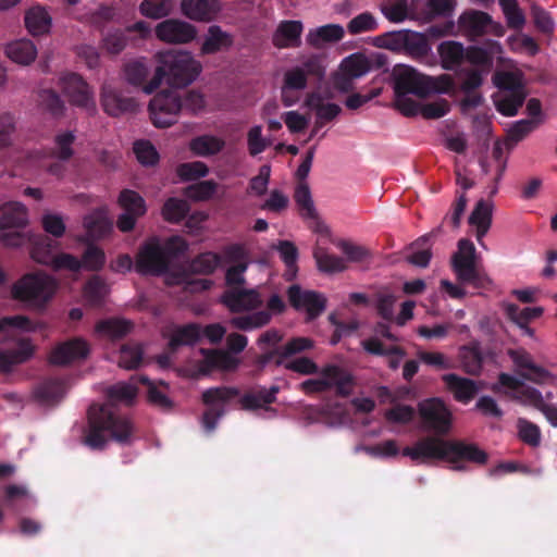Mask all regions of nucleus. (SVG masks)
Here are the masks:
<instances>
[{
	"label": "nucleus",
	"mask_w": 557,
	"mask_h": 557,
	"mask_svg": "<svg viewBox=\"0 0 557 557\" xmlns=\"http://www.w3.org/2000/svg\"><path fill=\"white\" fill-rule=\"evenodd\" d=\"M506 314L508 319L515 322L518 326H524V324H529L530 321L540 318L543 314V308H520L518 305L509 304L506 307Z\"/></svg>",
	"instance_id": "nucleus-50"
},
{
	"label": "nucleus",
	"mask_w": 557,
	"mask_h": 557,
	"mask_svg": "<svg viewBox=\"0 0 557 557\" xmlns=\"http://www.w3.org/2000/svg\"><path fill=\"white\" fill-rule=\"evenodd\" d=\"M531 16L535 27L543 34L549 35L555 29V22L552 14L541 5L533 3L531 5Z\"/></svg>",
	"instance_id": "nucleus-64"
},
{
	"label": "nucleus",
	"mask_w": 557,
	"mask_h": 557,
	"mask_svg": "<svg viewBox=\"0 0 557 557\" xmlns=\"http://www.w3.org/2000/svg\"><path fill=\"white\" fill-rule=\"evenodd\" d=\"M39 107L51 114L60 117L64 114L65 106L59 94L52 89H42L38 94Z\"/></svg>",
	"instance_id": "nucleus-49"
},
{
	"label": "nucleus",
	"mask_w": 557,
	"mask_h": 557,
	"mask_svg": "<svg viewBox=\"0 0 557 557\" xmlns=\"http://www.w3.org/2000/svg\"><path fill=\"white\" fill-rule=\"evenodd\" d=\"M304 30L300 21H282L272 36V44L278 49L298 48Z\"/></svg>",
	"instance_id": "nucleus-23"
},
{
	"label": "nucleus",
	"mask_w": 557,
	"mask_h": 557,
	"mask_svg": "<svg viewBox=\"0 0 557 557\" xmlns=\"http://www.w3.org/2000/svg\"><path fill=\"white\" fill-rule=\"evenodd\" d=\"M271 314L268 311H256L251 314L238 315L231 319V325L237 330L251 331L269 324Z\"/></svg>",
	"instance_id": "nucleus-46"
},
{
	"label": "nucleus",
	"mask_w": 557,
	"mask_h": 557,
	"mask_svg": "<svg viewBox=\"0 0 557 557\" xmlns=\"http://www.w3.org/2000/svg\"><path fill=\"white\" fill-rule=\"evenodd\" d=\"M64 395V384L60 379H47L40 382L34 396L41 405H53Z\"/></svg>",
	"instance_id": "nucleus-34"
},
{
	"label": "nucleus",
	"mask_w": 557,
	"mask_h": 557,
	"mask_svg": "<svg viewBox=\"0 0 557 557\" xmlns=\"http://www.w3.org/2000/svg\"><path fill=\"white\" fill-rule=\"evenodd\" d=\"M403 455L419 462L445 460L453 465L454 470H465L462 461L484 465L488 459L487 454L476 444L437 436H425L417 441L413 446L405 447Z\"/></svg>",
	"instance_id": "nucleus-2"
},
{
	"label": "nucleus",
	"mask_w": 557,
	"mask_h": 557,
	"mask_svg": "<svg viewBox=\"0 0 557 557\" xmlns=\"http://www.w3.org/2000/svg\"><path fill=\"white\" fill-rule=\"evenodd\" d=\"M379 28L376 17L369 11L362 12L347 23V32L350 35L374 32Z\"/></svg>",
	"instance_id": "nucleus-52"
},
{
	"label": "nucleus",
	"mask_w": 557,
	"mask_h": 557,
	"mask_svg": "<svg viewBox=\"0 0 557 557\" xmlns=\"http://www.w3.org/2000/svg\"><path fill=\"white\" fill-rule=\"evenodd\" d=\"M7 57L21 65H28L37 57V48L29 39H18L7 45Z\"/></svg>",
	"instance_id": "nucleus-30"
},
{
	"label": "nucleus",
	"mask_w": 557,
	"mask_h": 557,
	"mask_svg": "<svg viewBox=\"0 0 557 557\" xmlns=\"http://www.w3.org/2000/svg\"><path fill=\"white\" fill-rule=\"evenodd\" d=\"M525 100L524 91H515L504 95L495 102L496 109L505 116H515Z\"/></svg>",
	"instance_id": "nucleus-53"
},
{
	"label": "nucleus",
	"mask_w": 557,
	"mask_h": 557,
	"mask_svg": "<svg viewBox=\"0 0 557 557\" xmlns=\"http://www.w3.org/2000/svg\"><path fill=\"white\" fill-rule=\"evenodd\" d=\"M381 11L389 22L401 23L408 20V0H387Z\"/></svg>",
	"instance_id": "nucleus-59"
},
{
	"label": "nucleus",
	"mask_w": 557,
	"mask_h": 557,
	"mask_svg": "<svg viewBox=\"0 0 557 557\" xmlns=\"http://www.w3.org/2000/svg\"><path fill=\"white\" fill-rule=\"evenodd\" d=\"M144 349L139 344H124L120 349L119 366L121 368L133 370L143 362Z\"/></svg>",
	"instance_id": "nucleus-51"
},
{
	"label": "nucleus",
	"mask_w": 557,
	"mask_h": 557,
	"mask_svg": "<svg viewBox=\"0 0 557 557\" xmlns=\"http://www.w3.org/2000/svg\"><path fill=\"white\" fill-rule=\"evenodd\" d=\"M132 323L122 319H106L96 324V332L112 339L124 337L132 330Z\"/></svg>",
	"instance_id": "nucleus-45"
},
{
	"label": "nucleus",
	"mask_w": 557,
	"mask_h": 557,
	"mask_svg": "<svg viewBox=\"0 0 557 557\" xmlns=\"http://www.w3.org/2000/svg\"><path fill=\"white\" fill-rule=\"evenodd\" d=\"M418 414L423 430L433 432L434 436L449 433L453 424V413L442 398L431 397L419 401Z\"/></svg>",
	"instance_id": "nucleus-10"
},
{
	"label": "nucleus",
	"mask_w": 557,
	"mask_h": 557,
	"mask_svg": "<svg viewBox=\"0 0 557 557\" xmlns=\"http://www.w3.org/2000/svg\"><path fill=\"white\" fill-rule=\"evenodd\" d=\"M239 396V389L230 386H218L206 389L202 393V403L208 407L202 414V426L207 432H212L219 419L225 414V407Z\"/></svg>",
	"instance_id": "nucleus-11"
},
{
	"label": "nucleus",
	"mask_w": 557,
	"mask_h": 557,
	"mask_svg": "<svg viewBox=\"0 0 557 557\" xmlns=\"http://www.w3.org/2000/svg\"><path fill=\"white\" fill-rule=\"evenodd\" d=\"M25 26L33 36L48 34L52 20L49 13L41 7H33L26 11L24 17Z\"/></svg>",
	"instance_id": "nucleus-32"
},
{
	"label": "nucleus",
	"mask_w": 557,
	"mask_h": 557,
	"mask_svg": "<svg viewBox=\"0 0 557 557\" xmlns=\"http://www.w3.org/2000/svg\"><path fill=\"white\" fill-rule=\"evenodd\" d=\"M201 337V327L197 323H188L182 326H176L169 339L168 350L171 354L177 351L182 346H193Z\"/></svg>",
	"instance_id": "nucleus-28"
},
{
	"label": "nucleus",
	"mask_w": 557,
	"mask_h": 557,
	"mask_svg": "<svg viewBox=\"0 0 557 557\" xmlns=\"http://www.w3.org/2000/svg\"><path fill=\"white\" fill-rule=\"evenodd\" d=\"M101 106L111 116H120L124 113L135 112L137 102L134 98L125 96L122 90L104 85L101 90Z\"/></svg>",
	"instance_id": "nucleus-22"
},
{
	"label": "nucleus",
	"mask_w": 557,
	"mask_h": 557,
	"mask_svg": "<svg viewBox=\"0 0 557 557\" xmlns=\"http://www.w3.org/2000/svg\"><path fill=\"white\" fill-rule=\"evenodd\" d=\"M325 75L324 57L312 53L302 57L299 63L288 67L283 74L281 86V101L288 108L300 99V92L308 87V79H323Z\"/></svg>",
	"instance_id": "nucleus-5"
},
{
	"label": "nucleus",
	"mask_w": 557,
	"mask_h": 557,
	"mask_svg": "<svg viewBox=\"0 0 557 557\" xmlns=\"http://www.w3.org/2000/svg\"><path fill=\"white\" fill-rule=\"evenodd\" d=\"M32 322L24 315L4 317L0 319V333L8 334L0 341V371L10 372L13 366L28 360L34 351L29 339L17 337V330H29Z\"/></svg>",
	"instance_id": "nucleus-4"
},
{
	"label": "nucleus",
	"mask_w": 557,
	"mask_h": 557,
	"mask_svg": "<svg viewBox=\"0 0 557 557\" xmlns=\"http://www.w3.org/2000/svg\"><path fill=\"white\" fill-rule=\"evenodd\" d=\"M313 257L320 271L325 273L342 272L345 270L344 260L337 256L330 255L323 248H317Z\"/></svg>",
	"instance_id": "nucleus-57"
},
{
	"label": "nucleus",
	"mask_w": 557,
	"mask_h": 557,
	"mask_svg": "<svg viewBox=\"0 0 557 557\" xmlns=\"http://www.w3.org/2000/svg\"><path fill=\"white\" fill-rule=\"evenodd\" d=\"M518 437L524 444L531 447H537L541 444V430L537 424L529 421L525 418L517 420Z\"/></svg>",
	"instance_id": "nucleus-54"
},
{
	"label": "nucleus",
	"mask_w": 557,
	"mask_h": 557,
	"mask_svg": "<svg viewBox=\"0 0 557 557\" xmlns=\"http://www.w3.org/2000/svg\"><path fill=\"white\" fill-rule=\"evenodd\" d=\"M274 248L280 253V258L286 267L284 278L288 282L295 280L298 272V248L293 242L289 240H278Z\"/></svg>",
	"instance_id": "nucleus-37"
},
{
	"label": "nucleus",
	"mask_w": 557,
	"mask_h": 557,
	"mask_svg": "<svg viewBox=\"0 0 557 557\" xmlns=\"http://www.w3.org/2000/svg\"><path fill=\"white\" fill-rule=\"evenodd\" d=\"M148 74L149 69L143 60H133L124 65L125 78L133 86H141L144 88V86L147 85L144 83L146 82Z\"/></svg>",
	"instance_id": "nucleus-55"
},
{
	"label": "nucleus",
	"mask_w": 557,
	"mask_h": 557,
	"mask_svg": "<svg viewBox=\"0 0 557 557\" xmlns=\"http://www.w3.org/2000/svg\"><path fill=\"white\" fill-rule=\"evenodd\" d=\"M221 302L231 312H246L259 309L263 299L256 288H231L222 294Z\"/></svg>",
	"instance_id": "nucleus-19"
},
{
	"label": "nucleus",
	"mask_w": 557,
	"mask_h": 557,
	"mask_svg": "<svg viewBox=\"0 0 557 557\" xmlns=\"http://www.w3.org/2000/svg\"><path fill=\"white\" fill-rule=\"evenodd\" d=\"M232 45V35L222 30L220 26L212 25L208 29V35L200 50L202 54H213L221 50L228 49Z\"/></svg>",
	"instance_id": "nucleus-36"
},
{
	"label": "nucleus",
	"mask_w": 557,
	"mask_h": 557,
	"mask_svg": "<svg viewBox=\"0 0 557 557\" xmlns=\"http://www.w3.org/2000/svg\"><path fill=\"white\" fill-rule=\"evenodd\" d=\"M132 380H137L138 383L148 387L147 397L151 405L163 410H169L172 407V400L147 375L136 374L132 376Z\"/></svg>",
	"instance_id": "nucleus-47"
},
{
	"label": "nucleus",
	"mask_w": 557,
	"mask_h": 557,
	"mask_svg": "<svg viewBox=\"0 0 557 557\" xmlns=\"http://www.w3.org/2000/svg\"><path fill=\"white\" fill-rule=\"evenodd\" d=\"M442 380L448 391L453 393L454 398L462 404L471 401L480 391V386L475 381L455 373L445 374L442 376Z\"/></svg>",
	"instance_id": "nucleus-25"
},
{
	"label": "nucleus",
	"mask_w": 557,
	"mask_h": 557,
	"mask_svg": "<svg viewBox=\"0 0 557 557\" xmlns=\"http://www.w3.org/2000/svg\"><path fill=\"white\" fill-rule=\"evenodd\" d=\"M513 398L524 406H531L536 410H541L546 404L543 394L535 387L523 385L519 393Z\"/></svg>",
	"instance_id": "nucleus-63"
},
{
	"label": "nucleus",
	"mask_w": 557,
	"mask_h": 557,
	"mask_svg": "<svg viewBox=\"0 0 557 557\" xmlns=\"http://www.w3.org/2000/svg\"><path fill=\"white\" fill-rule=\"evenodd\" d=\"M451 267L457 280L474 288H483L491 283L486 273L476 263L474 244L467 238L458 242V250L451 257Z\"/></svg>",
	"instance_id": "nucleus-7"
},
{
	"label": "nucleus",
	"mask_w": 557,
	"mask_h": 557,
	"mask_svg": "<svg viewBox=\"0 0 557 557\" xmlns=\"http://www.w3.org/2000/svg\"><path fill=\"white\" fill-rule=\"evenodd\" d=\"M344 37V28L337 24H327L311 29L307 35V42L312 47H320L324 42H336Z\"/></svg>",
	"instance_id": "nucleus-43"
},
{
	"label": "nucleus",
	"mask_w": 557,
	"mask_h": 557,
	"mask_svg": "<svg viewBox=\"0 0 557 557\" xmlns=\"http://www.w3.org/2000/svg\"><path fill=\"white\" fill-rule=\"evenodd\" d=\"M84 227L89 237L101 239L112 232V222L101 212L95 211L84 218Z\"/></svg>",
	"instance_id": "nucleus-41"
},
{
	"label": "nucleus",
	"mask_w": 557,
	"mask_h": 557,
	"mask_svg": "<svg viewBox=\"0 0 557 557\" xmlns=\"http://www.w3.org/2000/svg\"><path fill=\"white\" fill-rule=\"evenodd\" d=\"M404 53L416 60H422L431 52V46L424 34L406 29V39L404 41Z\"/></svg>",
	"instance_id": "nucleus-38"
},
{
	"label": "nucleus",
	"mask_w": 557,
	"mask_h": 557,
	"mask_svg": "<svg viewBox=\"0 0 557 557\" xmlns=\"http://www.w3.org/2000/svg\"><path fill=\"white\" fill-rule=\"evenodd\" d=\"M354 377L338 366L329 364L321 370V377L300 383L299 389L307 395L324 393L333 387L339 397H348L354 391Z\"/></svg>",
	"instance_id": "nucleus-9"
},
{
	"label": "nucleus",
	"mask_w": 557,
	"mask_h": 557,
	"mask_svg": "<svg viewBox=\"0 0 557 557\" xmlns=\"http://www.w3.org/2000/svg\"><path fill=\"white\" fill-rule=\"evenodd\" d=\"M117 205L123 210L116 219V227L122 233L132 232L137 220L147 213L146 200L133 189H122L117 197Z\"/></svg>",
	"instance_id": "nucleus-14"
},
{
	"label": "nucleus",
	"mask_w": 557,
	"mask_h": 557,
	"mask_svg": "<svg viewBox=\"0 0 557 557\" xmlns=\"http://www.w3.org/2000/svg\"><path fill=\"white\" fill-rule=\"evenodd\" d=\"M492 203L480 199L469 216V224L476 227V239H481L488 232L492 224Z\"/></svg>",
	"instance_id": "nucleus-33"
},
{
	"label": "nucleus",
	"mask_w": 557,
	"mask_h": 557,
	"mask_svg": "<svg viewBox=\"0 0 557 557\" xmlns=\"http://www.w3.org/2000/svg\"><path fill=\"white\" fill-rule=\"evenodd\" d=\"M60 84L71 104L86 110L96 109L92 91L81 75L69 73L61 77Z\"/></svg>",
	"instance_id": "nucleus-17"
},
{
	"label": "nucleus",
	"mask_w": 557,
	"mask_h": 557,
	"mask_svg": "<svg viewBox=\"0 0 557 557\" xmlns=\"http://www.w3.org/2000/svg\"><path fill=\"white\" fill-rule=\"evenodd\" d=\"M221 255L212 251H206L197 255L187 265V271L191 274L210 275L214 273L221 264Z\"/></svg>",
	"instance_id": "nucleus-42"
},
{
	"label": "nucleus",
	"mask_w": 557,
	"mask_h": 557,
	"mask_svg": "<svg viewBox=\"0 0 557 557\" xmlns=\"http://www.w3.org/2000/svg\"><path fill=\"white\" fill-rule=\"evenodd\" d=\"M181 9L190 20L210 22L221 10V5L219 0H183Z\"/></svg>",
	"instance_id": "nucleus-26"
},
{
	"label": "nucleus",
	"mask_w": 557,
	"mask_h": 557,
	"mask_svg": "<svg viewBox=\"0 0 557 557\" xmlns=\"http://www.w3.org/2000/svg\"><path fill=\"white\" fill-rule=\"evenodd\" d=\"M224 147V139L210 134L196 136L189 143L190 151L199 157L215 156L220 153Z\"/></svg>",
	"instance_id": "nucleus-35"
},
{
	"label": "nucleus",
	"mask_w": 557,
	"mask_h": 557,
	"mask_svg": "<svg viewBox=\"0 0 557 557\" xmlns=\"http://www.w3.org/2000/svg\"><path fill=\"white\" fill-rule=\"evenodd\" d=\"M201 72V64L189 52H166L160 55L153 77L144 86L145 94L154 92L163 79L176 88L191 84Z\"/></svg>",
	"instance_id": "nucleus-3"
},
{
	"label": "nucleus",
	"mask_w": 557,
	"mask_h": 557,
	"mask_svg": "<svg viewBox=\"0 0 557 557\" xmlns=\"http://www.w3.org/2000/svg\"><path fill=\"white\" fill-rule=\"evenodd\" d=\"M395 95H414L420 98L426 97V75L418 72L411 66H400L394 72Z\"/></svg>",
	"instance_id": "nucleus-18"
},
{
	"label": "nucleus",
	"mask_w": 557,
	"mask_h": 557,
	"mask_svg": "<svg viewBox=\"0 0 557 557\" xmlns=\"http://www.w3.org/2000/svg\"><path fill=\"white\" fill-rule=\"evenodd\" d=\"M290 306L296 310H306L308 319L313 320L321 315L326 307V298L314 290H304L297 284L287 289Z\"/></svg>",
	"instance_id": "nucleus-16"
},
{
	"label": "nucleus",
	"mask_w": 557,
	"mask_h": 557,
	"mask_svg": "<svg viewBox=\"0 0 557 557\" xmlns=\"http://www.w3.org/2000/svg\"><path fill=\"white\" fill-rule=\"evenodd\" d=\"M139 9L144 16L158 20L169 15L172 5L169 0H144Z\"/></svg>",
	"instance_id": "nucleus-61"
},
{
	"label": "nucleus",
	"mask_w": 557,
	"mask_h": 557,
	"mask_svg": "<svg viewBox=\"0 0 557 557\" xmlns=\"http://www.w3.org/2000/svg\"><path fill=\"white\" fill-rule=\"evenodd\" d=\"M76 136L72 131L59 132L53 139V147L50 149V156L58 161H69L74 156V143Z\"/></svg>",
	"instance_id": "nucleus-39"
},
{
	"label": "nucleus",
	"mask_w": 557,
	"mask_h": 557,
	"mask_svg": "<svg viewBox=\"0 0 557 557\" xmlns=\"http://www.w3.org/2000/svg\"><path fill=\"white\" fill-rule=\"evenodd\" d=\"M169 265L170 261L162 245L158 238L153 237L140 247L136 257L135 270L141 275H161L168 271Z\"/></svg>",
	"instance_id": "nucleus-13"
},
{
	"label": "nucleus",
	"mask_w": 557,
	"mask_h": 557,
	"mask_svg": "<svg viewBox=\"0 0 557 557\" xmlns=\"http://www.w3.org/2000/svg\"><path fill=\"white\" fill-rule=\"evenodd\" d=\"M313 347V341L308 337H294L289 339L284 346L281 347V356L275 361V366L280 367L283 364V360L309 350Z\"/></svg>",
	"instance_id": "nucleus-58"
},
{
	"label": "nucleus",
	"mask_w": 557,
	"mask_h": 557,
	"mask_svg": "<svg viewBox=\"0 0 557 557\" xmlns=\"http://www.w3.org/2000/svg\"><path fill=\"white\" fill-rule=\"evenodd\" d=\"M28 223L27 209L24 205L10 201L0 207V240L8 247H21L27 235L22 232Z\"/></svg>",
	"instance_id": "nucleus-8"
},
{
	"label": "nucleus",
	"mask_w": 557,
	"mask_h": 557,
	"mask_svg": "<svg viewBox=\"0 0 557 557\" xmlns=\"http://www.w3.org/2000/svg\"><path fill=\"white\" fill-rule=\"evenodd\" d=\"M137 380L119 382L107 389L108 401L102 405L92 404L88 409V425L83 443L92 450L106 448L109 438L121 444L129 445L134 440L135 428L126 416L116 411L115 405L123 403L133 405L138 389Z\"/></svg>",
	"instance_id": "nucleus-1"
},
{
	"label": "nucleus",
	"mask_w": 557,
	"mask_h": 557,
	"mask_svg": "<svg viewBox=\"0 0 557 557\" xmlns=\"http://www.w3.org/2000/svg\"><path fill=\"white\" fill-rule=\"evenodd\" d=\"M294 200L298 207L301 218L318 220V212L307 182H298L294 191Z\"/></svg>",
	"instance_id": "nucleus-40"
},
{
	"label": "nucleus",
	"mask_w": 557,
	"mask_h": 557,
	"mask_svg": "<svg viewBox=\"0 0 557 557\" xmlns=\"http://www.w3.org/2000/svg\"><path fill=\"white\" fill-rule=\"evenodd\" d=\"M26 242L30 243L32 258L41 264L50 265L53 257V250L57 248L55 242L42 234L27 236Z\"/></svg>",
	"instance_id": "nucleus-29"
},
{
	"label": "nucleus",
	"mask_w": 557,
	"mask_h": 557,
	"mask_svg": "<svg viewBox=\"0 0 557 557\" xmlns=\"http://www.w3.org/2000/svg\"><path fill=\"white\" fill-rule=\"evenodd\" d=\"M189 203L176 197H170L162 206V218L172 224L182 222L189 212Z\"/></svg>",
	"instance_id": "nucleus-44"
},
{
	"label": "nucleus",
	"mask_w": 557,
	"mask_h": 557,
	"mask_svg": "<svg viewBox=\"0 0 557 557\" xmlns=\"http://www.w3.org/2000/svg\"><path fill=\"white\" fill-rule=\"evenodd\" d=\"M109 293V287L99 275L90 277L84 286V297L91 306H100Z\"/></svg>",
	"instance_id": "nucleus-48"
},
{
	"label": "nucleus",
	"mask_w": 557,
	"mask_h": 557,
	"mask_svg": "<svg viewBox=\"0 0 557 557\" xmlns=\"http://www.w3.org/2000/svg\"><path fill=\"white\" fill-rule=\"evenodd\" d=\"M280 387L276 385L270 388L259 387L255 393H246L239 398V404L245 410H256L276 401V394Z\"/></svg>",
	"instance_id": "nucleus-31"
},
{
	"label": "nucleus",
	"mask_w": 557,
	"mask_h": 557,
	"mask_svg": "<svg viewBox=\"0 0 557 557\" xmlns=\"http://www.w3.org/2000/svg\"><path fill=\"white\" fill-rule=\"evenodd\" d=\"M106 262V255L104 251L92 245L89 244L82 257L81 263L82 268L89 270V271H98L102 269Z\"/></svg>",
	"instance_id": "nucleus-62"
},
{
	"label": "nucleus",
	"mask_w": 557,
	"mask_h": 557,
	"mask_svg": "<svg viewBox=\"0 0 557 557\" xmlns=\"http://www.w3.org/2000/svg\"><path fill=\"white\" fill-rule=\"evenodd\" d=\"M154 32L161 41L177 45L190 42L197 35L194 25L177 18L162 21L156 26Z\"/></svg>",
	"instance_id": "nucleus-20"
},
{
	"label": "nucleus",
	"mask_w": 557,
	"mask_h": 557,
	"mask_svg": "<svg viewBox=\"0 0 557 557\" xmlns=\"http://www.w3.org/2000/svg\"><path fill=\"white\" fill-rule=\"evenodd\" d=\"M492 16L486 12L478 10L466 11L458 20L459 28L471 38L486 34L487 27L492 26Z\"/></svg>",
	"instance_id": "nucleus-24"
},
{
	"label": "nucleus",
	"mask_w": 557,
	"mask_h": 557,
	"mask_svg": "<svg viewBox=\"0 0 557 557\" xmlns=\"http://www.w3.org/2000/svg\"><path fill=\"white\" fill-rule=\"evenodd\" d=\"M341 70L350 77L358 78L369 72L370 63L363 55L352 54L342 62Z\"/></svg>",
	"instance_id": "nucleus-60"
},
{
	"label": "nucleus",
	"mask_w": 557,
	"mask_h": 557,
	"mask_svg": "<svg viewBox=\"0 0 557 557\" xmlns=\"http://www.w3.org/2000/svg\"><path fill=\"white\" fill-rule=\"evenodd\" d=\"M508 356L517 368L518 375L523 380L537 385L554 383L555 375L544 367L536 364L528 351L510 349Z\"/></svg>",
	"instance_id": "nucleus-15"
},
{
	"label": "nucleus",
	"mask_w": 557,
	"mask_h": 557,
	"mask_svg": "<svg viewBox=\"0 0 557 557\" xmlns=\"http://www.w3.org/2000/svg\"><path fill=\"white\" fill-rule=\"evenodd\" d=\"M540 124V120L523 119L515 122L508 131L507 144L515 146L532 133Z\"/></svg>",
	"instance_id": "nucleus-56"
},
{
	"label": "nucleus",
	"mask_w": 557,
	"mask_h": 557,
	"mask_svg": "<svg viewBox=\"0 0 557 557\" xmlns=\"http://www.w3.org/2000/svg\"><path fill=\"white\" fill-rule=\"evenodd\" d=\"M57 282L45 273H27L12 286L14 299L41 308L54 295Z\"/></svg>",
	"instance_id": "nucleus-6"
},
{
	"label": "nucleus",
	"mask_w": 557,
	"mask_h": 557,
	"mask_svg": "<svg viewBox=\"0 0 557 557\" xmlns=\"http://www.w3.org/2000/svg\"><path fill=\"white\" fill-rule=\"evenodd\" d=\"M441 66L446 71H455L465 62L466 48L459 41L446 40L437 46Z\"/></svg>",
	"instance_id": "nucleus-27"
},
{
	"label": "nucleus",
	"mask_w": 557,
	"mask_h": 557,
	"mask_svg": "<svg viewBox=\"0 0 557 557\" xmlns=\"http://www.w3.org/2000/svg\"><path fill=\"white\" fill-rule=\"evenodd\" d=\"M88 343L79 337H74L59 344L50 354L49 361L57 366H66L81 361L89 355Z\"/></svg>",
	"instance_id": "nucleus-21"
},
{
	"label": "nucleus",
	"mask_w": 557,
	"mask_h": 557,
	"mask_svg": "<svg viewBox=\"0 0 557 557\" xmlns=\"http://www.w3.org/2000/svg\"><path fill=\"white\" fill-rule=\"evenodd\" d=\"M148 110L156 127H170L176 123L182 111V94L174 90L161 91L150 100Z\"/></svg>",
	"instance_id": "nucleus-12"
}]
</instances>
